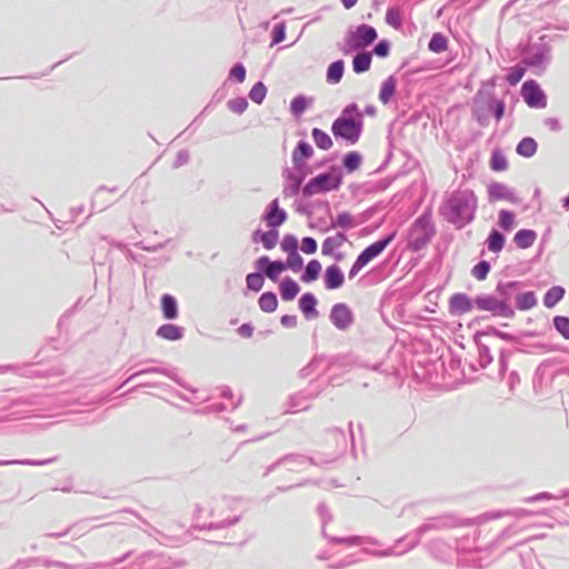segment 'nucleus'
<instances>
[{
    "instance_id": "obj_1",
    "label": "nucleus",
    "mask_w": 569,
    "mask_h": 569,
    "mask_svg": "<svg viewBox=\"0 0 569 569\" xmlns=\"http://www.w3.org/2000/svg\"><path fill=\"white\" fill-rule=\"evenodd\" d=\"M362 128V113L356 103H351L333 121L331 130L336 138H342L348 143L355 144L361 136Z\"/></svg>"
},
{
    "instance_id": "obj_2",
    "label": "nucleus",
    "mask_w": 569,
    "mask_h": 569,
    "mask_svg": "<svg viewBox=\"0 0 569 569\" xmlns=\"http://www.w3.org/2000/svg\"><path fill=\"white\" fill-rule=\"evenodd\" d=\"M392 236L376 241L371 243L369 247H367L357 258V260L353 262L352 267L349 270V279H353L360 270L367 266L370 261H372L375 258H377L391 242Z\"/></svg>"
},
{
    "instance_id": "obj_3",
    "label": "nucleus",
    "mask_w": 569,
    "mask_h": 569,
    "mask_svg": "<svg viewBox=\"0 0 569 569\" xmlns=\"http://www.w3.org/2000/svg\"><path fill=\"white\" fill-rule=\"evenodd\" d=\"M378 37L376 29L369 24H360L346 38L347 50H357L371 44Z\"/></svg>"
},
{
    "instance_id": "obj_4",
    "label": "nucleus",
    "mask_w": 569,
    "mask_h": 569,
    "mask_svg": "<svg viewBox=\"0 0 569 569\" xmlns=\"http://www.w3.org/2000/svg\"><path fill=\"white\" fill-rule=\"evenodd\" d=\"M340 180L332 173H321L309 180L305 186L302 193L311 197L318 193L328 192L338 189Z\"/></svg>"
},
{
    "instance_id": "obj_5",
    "label": "nucleus",
    "mask_w": 569,
    "mask_h": 569,
    "mask_svg": "<svg viewBox=\"0 0 569 569\" xmlns=\"http://www.w3.org/2000/svg\"><path fill=\"white\" fill-rule=\"evenodd\" d=\"M526 103L531 108L546 107V96L535 81H526L521 88Z\"/></svg>"
},
{
    "instance_id": "obj_6",
    "label": "nucleus",
    "mask_w": 569,
    "mask_h": 569,
    "mask_svg": "<svg viewBox=\"0 0 569 569\" xmlns=\"http://www.w3.org/2000/svg\"><path fill=\"white\" fill-rule=\"evenodd\" d=\"M330 320L337 329L347 330L353 322V315L346 303H336L331 308Z\"/></svg>"
},
{
    "instance_id": "obj_7",
    "label": "nucleus",
    "mask_w": 569,
    "mask_h": 569,
    "mask_svg": "<svg viewBox=\"0 0 569 569\" xmlns=\"http://www.w3.org/2000/svg\"><path fill=\"white\" fill-rule=\"evenodd\" d=\"M448 310L452 316H462L472 310V301L466 293H455L449 299Z\"/></svg>"
},
{
    "instance_id": "obj_8",
    "label": "nucleus",
    "mask_w": 569,
    "mask_h": 569,
    "mask_svg": "<svg viewBox=\"0 0 569 569\" xmlns=\"http://www.w3.org/2000/svg\"><path fill=\"white\" fill-rule=\"evenodd\" d=\"M256 266L258 269L264 270L267 278L272 281H277L280 273L286 270L284 262L282 261H270L267 256L260 257L256 261Z\"/></svg>"
},
{
    "instance_id": "obj_9",
    "label": "nucleus",
    "mask_w": 569,
    "mask_h": 569,
    "mask_svg": "<svg viewBox=\"0 0 569 569\" xmlns=\"http://www.w3.org/2000/svg\"><path fill=\"white\" fill-rule=\"evenodd\" d=\"M325 287L328 290H335L342 287L345 282V276L341 269L337 264L327 267L323 276Z\"/></svg>"
},
{
    "instance_id": "obj_10",
    "label": "nucleus",
    "mask_w": 569,
    "mask_h": 569,
    "mask_svg": "<svg viewBox=\"0 0 569 569\" xmlns=\"http://www.w3.org/2000/svg\"><path fill=\"white\" fill-rule=\"evenodd\" d=\"M264 219L268 226L271 228H277L286 221L287 213L284 212V210L279 208L278 199L271 201V203L268 207V211L266 213Z\"/></svg>"
},
{
    "instance_id": "obj_11",
    "label": "nucleus",
    "mask_w": 569,
    "mask_h": 569,
    "mask_svg": "<svg viewBox=\"0 0 569 569\" xmlns=\"http://www.w3.org/2000/svg\"><path fill=\"white\" fill-rule=\"evenodd\" d=\"M317 299L310 293H303L299 299V307L306 318H316L318 311L316 310Z\"/></svg>"
},
{
    "instance_id": "obj_12",
    "label": "nucleus",
    "mask_w": 569,
    "mask_h": 569,
    "mask_svg": "<svg viewBox=\"0 0 569 569\" xmlns=\"http://www.w3.org/2000/svg\"><path fill=\"white\" fill-rule=\"evenodd\" d=\"M536 240H537V233L530 229H521L513 237L515 243L520 249L530 248L535 243Z\"/></svg>"
},
{
    "instance_id": "obj_13",
    "label": "nucleus",
    "mask_w": 569,
    "mask_h": 569,
    "mask_svg": "<svg viewBox=\"0 0 569 569\" xmlns=\"http://www.w3.org/2000/svg\"><path fill=\"white\" fill-rule=\"evenodd\" d=\"M488 196L490 202H496L509 200L511 194L503 183L493 182L488 186Z\"/></svg>"
},
{
    "instance_id": "obj_14",
    "label": "nucleus",
    "mask_w": 569,
    "mask_h": 569,
    "mask_svg": "<svg viewBox=\"0 0 569 569\" xmlns=\"http://www.w3.org/2000/svg\"><path fill=\"white\" fill-rule=\"evenodd\" d=\"M279 289L281 298L284 301L293 300L300 291L298 283L291 278L283 279L279 286Z\"/></svg>"
},
{
    "instance_id": "obj_15",
    "label": "nucleus",
    "mask_w": 569,
    "mask_h": 569,
    "mask_svg": "<svg viewBox=\"0 0 569 569\" xmlns=\"http://www.w3.org/2000/svg\"><path fill=\"white\" fill-rule=\"evenodd\" d=\"M279 232L274 229L262 233H259V231H257L253 234V241H260L262 246L268 250L273 249L277 246Z\"/></svg>"
},
{
    "instance_id": "obj_16",
    "label": "nucleus",
    "mask_w": 569,
    "mask_h": 569,
    "mask_svg": "<svg viewBox=\"0 0 569 569\" xmlns=\"http://www.w3.org/2000/svg\"><path fill=\"white\" fill-rule=\"evenodd\" d=\"M345 71V63L342 60L332 62L327 70V82L336 84L341 81Z\"/></svg>"
},
{
    "instance_id": "obj_17",
    "label": "nucleus",
    "mask_w": 569,
    "mask_h": 569,
    "mask_svg": "<svg viewBox=\"0 0 569 569\" xmlns=\"http://www.w3.org/2000/svg\"><path fill=\"white\" fill-rule=\"evenodd\" d=\"M161 309L166 319H176L178 317V307L176 299L170 295H163L161 298Z\"/></svg>"
},
{
    "instance_id": "obj_18",
    "label": "nucleus",
    "mask_w": 569,
    "mask_h": 569,
    "mask_svg": "<svg viewBox=\"0 0 569 569\" xmlns=\"http://www.w3.org/2000/svg\"><path fill=\"white\" fill-rule=\"evenodd\" d=\"M397 81L393 77L387 78L380 87L379 100L387 104L396 92Z\"/></svg>"
},
{
    "instance_id": "obj_19",
    "label": "nucleus",
    "mask_w": 569,
    "mask_h": 569,
    "mask_svg": "<svg viewBox=\"0 0 569 569\" xmlns=\"http://www.w3.org/2000/svg\"><path fill=\"white\" fill-rule=\"evenodd\" d=\"M345 240H346V237L341 233H338L333 237H328L322 242V247H321L322 254L331 256L337 248L342 246Z\"/></svg>"
},
{
    "instance_id": "obj_20",
    "label": "nucleus",
    "mask_w": 569,
    "mask_h": 569,
    "mask_svg": "<svg viewBox=\"0 0 569 569\" xmlns=\"http://www.w3.org/2000/svg\"><path fill=\"white\" fill-rule=\"evenodd\" d=\"M475 303L478 309L491 312L498 311L501 307V303L492 296H479Z\"/></svg>"
},
{
    "instance_id": "obj_21",
    "label": "nucleus",
    "mask_w": 569,
    "mask_h": 569,
    "mask_svg": "<svg viewBox=\"0 0 569 569\" xmlns=\"http://www.w3.org/2000/svg\"><path fill=\"white\" fill-rule=\"evenodd\" d=\"M157 335L167 340H178L182 337V331L178 326L167 323L158 329Z\"/></svg>"
},
{
    "instance_id": "obj_22",
    "label": "nucleus",
    "mask_w": 569,
    "mask_h": 569,
    "mask_svg": "<svg viewBox=\"0 0 569 569\" xmlns=\"http://www.w3.org/2000/svg\"><path fill=\"white\" fill-rule=\"evenodd\" d=\"M371 66V53L363 52L359 53L353 58L352 67L356 73L366 72L370 69Z\"/></svg>"
},
{
    "instance_id": "obj_23",
    "label": "nucleus",
    "mask_w": 569,
    "mask_h": 569,
    "mask_svg": "<svg viewBox=\"0 0 569 569\" xmlns=\"http://www.w3.org/2000/svg\"><path fill=\"white\" fill-rule=\"evenodd\" d=\"M321 269L322 266L318 260L313 259L309 261L306 267L305 273L301 277V280L307 283L317 280L321 272Z\"/></svg>"
},
{
    "instance_id": "obj_24",
    "label": "nucleus",
    "mask_w": 569,
    "mask_h": 569,
    "mask_svg": "<svg viewBox=\"0 0 569 569\" xmlns=\"http://www.w3.org/2000/svg\"><path fill=\"white\" fill-rule=\"evenodd\" d=\"M259 307L264 312H273L278 307V299L273 292H264L258 300Z\"/></svg>"
},
{
    "instance_id": "obj_25",
    "label": "nucleus",
    "mask_w": 569,
    "mask_h": 569,
    "mask_svg": "<svg viewBox=\"0 0 569 569\" xmlns=\"http://www.w3.org/2000/svg\"><path fill=\"white\" fill-rule=\"evenodd\" d=\"M563 295H565L563 288H561V287L550 288L543 297L545 306L548 308L555 307L563 298Z\"/></svg>"
},
{
    "instance_id": "obj_26",
    "label": "nucleus",
    "mask_w": 569,
    "mask_h": 569,
    "mask_svg": "<svg viewBox=\"0 0 569 569\" xmlns=\"http://www.w3.org/2000/svg\"><path fill=\"white\" fill-rule=\"evenodd\" d=\"M312 138L317 147L322 150H328L332 147V140L330 136L318 128L312 130Z\"/></svg>"
},
{
    "instance_id": "obj_27",
    "label": "nucleus",
    "mask_w": 569,
    "mask_h": 569,
    "mask_svg": "<svg viewBox=\"0 0 569 569\" xmlns=\"http://www.w3.org/2000/svg\"><path fill=\"white\" fill-rule=\"evenodd\" d=\"M537 151V142L532 138H523L517 146V152L523 157H531Z\"/></svg>"
},
{
    "instance_id": "obj_28",
    "label": "nucleus",
    "mask_w": 569,
    "mask_h": 569,
    "mask_svg": "<svg viewBox=\"0 0 569 569\" xmlns=\"http://www.w3.org/2000/svg\"><path fill=\"white\" fill-rule=\"evenodd\" d=\"M313 150L307 142H299L297 149L293 151V162L299 163L305 159H308L312 156Z\"/></svg>"
},
{
    "instance_id": "obj_29",
    "label": "nucleus",
    "mask_w": 569,
    "mask_h": 569,
    "mask_svg": "<svg viewBox=\"0 0 569 569\" xmlns=\"http://www.w3.org/2000/svg\"><path fill=\"white\" fill-rule=\"evenodd\" d=\"M427 228H428V220H426L423 218H419L415 222L413 232H417L419 230H422L426 232V236L422 239L415 240V249H420L422 246H425L430 240V236L427 234Z\"/></svg>"
},
{
    "instance_id": "obj_30",
    "label": "nucleus",
    "mask_w": 569,
    "mask_h": 569,
    "mask_svg": "<svg viewBox=\"0 0 569 569\" xmlns=\"http://www.w3.org/2000/svg\"><path fill=\"white\" fill-rule=\"evenodd\" d=\"M503 244L505 237L497 230L491 231L488 238V249L492 252H499L502 250Z\"/></svg>"
},
{
    "instance_id": "obj_31",
    "label": "nucleus",
    "mask_w": 569,
    "mask_h": 569,
    "mask_svg": "<svg viewBox=\"0 0 569 569\" xmlns=\"http://www.w3.org/2000/svg\"><path fill=\"white\" fill-rule=\"evenodd\" d=\"M429 49L432 52L440 53L447 50V39L441 33H435L429 41Z\"/></svg>"
},
{
    "instance_id": "obj_32",
    "label": "nucleus",
    "mask_w": 569,
    "mask_h": 569,
    "mask_svg": "<svg viewBox=\"0 0 569 569\" xmlns=\"http://www.w3.org/2000/svg\"><path fill=\"white\" fill-rule=\"evenodd\" d=\"M537 305V299L533 292H525L517 298V307L520 310L531 309Z\"/></svg>"
},
{
    "instance_id": "obj_33",
    "label": "nucleus",
    "mask_w": 569,
    "mask_h": 569,
    "mask_svg": "<svg viewBox=\"0 0 569 569\" xmlns=\"http://www.w3.org/2000/svg\"><path fill=\"white\" fill-rule=\"evenodd\" d=\"M386 22L395 29H399L402 24L401 11L398 8H389L386 13Z\"/></svg>"
},
{
    "instance_id": "obj_34",
    "label": "nucleus",
    "mask_w": 569,
    "mask_h": 569,
    "mask_svg": "<svg viewBox=\"0 0 569 569\" xmlns=\"http://www.w3.org/2000/svg\"><path fill=\"white\" fill-rule=\"evenodd\" d=\"M490 168L493 171H503L508 168V161L500 151H495L490 158Z\"/></svg>"
},
{
    "instance_id": "obj_35",
    "label": "nucleus",
    "mask_w": 569,
    "mask_h": 569,
    "mask_svg": "<svg viewBox=\"0 0 569 569\" xmlns=\"http://www.w3.org/2000/svg\"><path fill=\"white\" fill-rule=\"evenodd\" d=\"M267 94V88L262 82H257L249 92V98L256 102L261 103Z\"/></svg>"
},
{
    "instance_id": "obj_36",
    "label": "nucleus",
    "mask_w": 569,
    "mask_h": 569,
    "mask_svg": "<svg viewBox=\"0 0 569 569\" xmlns=\"http://www.w3.org/2000/svg\"><path fill=\"white\" fill-rule=\"evenodd\" d=\"M361 156L358 152L351 151L345 156L343 166L348 171H355L360 167Z\"/></svg>"
},
{
    "instance_id": "obj_37",
    "label": "nucleus",
    "mask_w": 569,
    "mask_h": 569,
    "mask_svg": "<svg viewBox=\"0 0 569 569\" xmlns=\"http://www.w3.org/2000/svg\"><path fill=\"white\" fill-rule=\"evenodd\" d=\"M515 214L508 210L499 211V226L503 230H511L515 227Z\"/></svg>"
},
{
    "instance_id": "obj_38",
    "label": "nucleus",
    "mask_w": 569,
    "mask_h": 569,
    "mask_svg": "<svg viewBox=\"0 0 569 569\" xmlns=\"http://www.w3.org/2000/svg\"><path fill=\"white\" fill-rule=\"evenodd\" d=\"M246 282L248 289L257 292L263 287L264 280L261 273L253 272L247 276Z\"/></svg>"
},
{
    "instance_id": "obj_39",
    "label": "nucleus",
    "mask_w": 569,
    "mask_h": 569,
    "mask_svg": "<svg viewBox=\"0 0 569 569\" xmlns=\"http://www.w3.org/2000/svg\"><path fill=\"white\" fill-rule=\"evenodd\" d=\"M281 250L289 253L298 252V240L292 234H286L280 243Z\"/></svg>"
},
{
    "instance_id": "obj_40",
    "label": "nucleus",
    "mask_w": 569,
    "mask_h": 569,
    "mask_svg": "<svg viewBox=\"0 0 569 569\" xmlns=\"http://www.w3.org/2000/svg\"><path fill=\"white\" fill-rule=\"evenodd\" d=\"M307 99L302 96H298L291 100L290 110L293 114L299 116L307 109Z\"/></svg>"
},
{
    "instance_id": "obj_41",
    "label": "nucleus",
    "mask_w": 569,
    "mask_h": 569,
    "mask_svg": "<svg viewBox=\"0 0 569 569\" xmlns=\"http://www.w3.org/2000/svg\"><path fill=\"white\" fill-rule=\"evenodd\" d=\"M228 108L233 113L241 114L248 108V102L244 98H236L228 101Z\"/></svg>"
},
{
    "instance_id": "obj_42",
    "label": "nucleus",
    "mask_w": 569,
    "mask_h": 569,
    "mask_svg": "<svg viewBox=\"0 0 569 569\" xmlns=\"http://www.w3.org/2000/svg\"><path fill=\"white\" fill-rule=\"evenodd\" d=\"M303 264V259L298 252L289 253L287 261L284 262L286 269L298 271Z\"/></svg>"
},
{
    "instance_id": "obj_43",
    "label": "nucleus",
    "mask_w": 569,
    "mask_h": 569,
    "mask_svg": "<svg viewBox=\"0 0 569 569\" xmlns=\"http://www.w3.org/2000/svg\"><path fill=\"white\" fill-rule=\"evenodd\" d=\"M490 270V266L487 261H481L472 268V276L478 280H485Z\"/></svg>"
},
{
    "instance_id": "obj_44",
    "label": "nucleus",
    "mask_w": 569,
    "mask_h": 569,
    "mask_svg": "<svg viewBox=\"0 0 569 569\" xmlns=\"http://www.w3.org/2000/svg\"><path fill=\"white\" fill-rule=\"evenodd\" d=\"M525 72H526V69L523 67L516 66L511 69L510 73L508 74L507 81L511 86H516L523 78Z\"/></svg>"
},
{
    "instance_id": "obj_45",
    "label": "nucleus",
    "mask_w": 569,
    "mask_h": 569,
    "mask_svg": "<svg viewBox=\"0 0 569 569\" xmlns=\"http://www.w3.org/2000/svg\"><path fill=\"white\" fill-rule=\"evenodd\" d=\"M555 327L566 338L569 339V319L566 317H556Z\"/></svg>"
},
{
    "instance_id": "obj_46",
    "label": "nucleus",
    "mask_w": 569,
    "mask_h": 569,
    "mask_svg": "<svg viewBox=\"0 0 569 569\" xmlns=\"http://www.w3.org/2000/svg\"><path fill=\"white\" fill-rule=\"evenodd\" d=\"M317 241L311 237H305L301 241V250L307 254H312L317 251Z\"/></svg>"
},
{
    "instance_id": "obj_47",
    "label": "nucleus",
    "mask_w": 569,
    "mask_h": 569,
    "mask_svg": "<svg viewBox=\"0 0 569 569\" xmlns=\"http://www.w3.org/2000/svg\"><path fill=\"white\" fill-rule=\"evenodd\" d=\"M336 226L341 228H349L353 226V219L352 216L348 212H343L337 216L336 218Z\"/></svg>"
},
{
    "instance_id": "obj_48",
    "label": "nucleus",
    "mask_w": 569,
    "mask_h": 569,
    "mask_svg": "<svg viewBox=\"0 0 569 569\" xmlns=\"http://www.w3.org/2000/svg\"><path fill=\"white\" fill-rule=\"evenodd\" d=\"M449 206L452 211H456L460 216L465 211L466 201L460 199L459 197H452L449 200Z\"/></svg>"
},
{
    "instance_id": "obj_49",
    "label": "nucleus",
    "mask_w": 569,
    "mask_h": 569,
    "mask_svg": "<svg viewBox=\"0 0 569 569\" xmlns=\"http://www.w3.org/2000/svg\"><path fill=\"white\" fill-rule=\"evenodd\" d=\"M230 77L234 78L238 82H243L246 79V69L242 64H236L230 70Z\"/></svg>"
},
{
    "instance_id": "obj_50",
    "label": "nucleus",
    "mask_w": 569,
    "mask_h": 569,
    "mask_svg": "<svg viewBox=\"0 0 569 569\" xmlns=\"http://www.w3.org/2000/svg\"><path fill=\"white\" fill-rule=\"evenodd\" d=\"M389 42L387 40H381L376 44L373 52L380 58H386L389 54Z\"/></svg>"
},
{
    "instance_id": "obj_51",
    "label": "nucleus",
    "mask_w": 569,
    "mask_h": 569,
    "mask_svg": "<svg viewBox=\"0 0 569 569\" xmlns=\"http://www.w3.org/2000/svg\"><path fill=\"white\" fill-rule=\"evenodd\" d=\"M281 325L287 328L296 327V325H297L296 316H289V315L282 316Z\"/></svg>"
},
{
    "instance_id": "obj_52",
    "label": "nucleus",
    "mask_w": 569,
    "mask_h": 569,
    "mask_svg": "<svg viewBox=\"0 0 569 569\" xmlns=\"http://www.w3.org/2000/svg\"><path fill=\"white\" fill-rule=\"evenodd\" d=\"M238 331H239L240 336H242L244 338H250L252 336L253 328L250 325L244 323L239 327Z\"/></svg>"
},
{
    "instance_id": "obj_53",
    "label": "nucleus",
    "mask_w": 569,
    "mask_h": 569,
    "mask_svg": "<svg viewBox=\"0 0 569 569\" xmlns=\"http://www.w3.org/2000/svg\"><path fill=\"white\" fill-rule=\"evenodd\" d=\"M505 112V103L502 101H496L495 103V116L497 120H500L503 117Z\"/></svg>"
},
{
    "instance_id": "obj_54",
    "label": "nucleus",
    "mask_w": 569,
    "mask_h": 569,
    "mask_svg": "<svg viewBox=\"0 0 569 569\" xmlns=\"http://www.w3.org/2000/svg\"><path fill=\"white\" fill-rule=\"evenodd\" d=\"M341 2L346 9H351L357 4L358 0H341Z\"/></svg>"
},
{
    "instance_id": "obj_55",
    "label": "nucleus",
    "mask_w": 569,
    "mask_h": 569,
    "mask_svg": "<svg viewBox=\"0 0 569 569\" xmlns=\"http://www.w3.org/2000/svg\"><path fill=\"white\" fill-rule=\"evenodd\" d=\"M336 259H337V260H341V259H342V254H338V256L336 257Z\"/></svg>"
}]
</instances>
